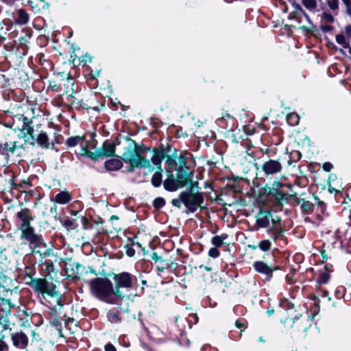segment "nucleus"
I'll list each match as a JSON object with an SVG mask.
<instances>
[{
    "label": "nucleus",
    "instance_id": "1",
    "mask_svg": "<svg viewBox=\"0 0 351 351\" xmlns=\"http://www.w3.org/2000/svg\"><path fill=\"white\" fill-rule=\"evenodd\" d=\"M32 286L36 292L41 294L43 299L46 300L45 295L53 299L57 305H55L51 308V311H53L54 314L60 313L62 307V304L60 303L61 295L58 291L56 286L53 282L39 279L34 281Z\"/></svg>",
    "mask_w": 351,
    "mask_h": 351
},
{
    "label": "nucleus",
    "instance_id": "2",
    "mask_svg": "<svg viewBox=\"0 0 351 351\" xmlns=\"http://www.w3.org/2000/svg\"><path fill=\"white\" fill-rule=\"evenodd\" d=\"M126 163H130L134 167L149 168V161L141 156L140 147L133 141H129L128 146L122 156Z\"/></svg>",
    "mask_w": 351,
    "mask_h": 351
},
{
    "label": "nucleus",
    "instance_id": "3",
    "mask_svg": "<svg viewBox=\"0 0 351 351\" xmlns=\"http://www.w3.org/2000/svg\"><path fill=\"white\" fill-rule=\"evenodd\" d=\"M93 295L107 302L109 294L112 293V283L106 278H95L88 282Z\"/></svg>",
    "mask_w": 351,
    "mask_h": 351
},
{
    "label": "nucleus",
    "instance_id": "4",
    "mask_svg": "<svg viewBox=\"0 0 351 351\" xmlns=\"http://www.w3.org/2000/svg\"><path fill=\"white\" fill-rule=\"evenodd\" d=\"M184 205L191 213L195 212L199 208L202 207L204 203V196L201 193H193L190 191H183Z\"/></svg>",
    "mask_w": 351,
    "mask_h": 351
},
{
    "label": "nucleus",
    "instance_id": "5",
    "mask_svg": "<svg viewBox=\"0 0 351 351\" xmlns=\"http://www.w3.org/2000/svg\"><path fill=\"white\" fill-rule=\"evenodd\" d=\"M19 119L22 123L21 132L24 134L23 136L25 138V142L34 145L35 144V137L33 134L34 128L32 119L23 115H21Z\"/></svg>",
    "mask_w": 351,
    "mask_h": 351
},
{
    "label": "nucleus",
    "instance_id": "6",
    "mask_svg": "<svg viewBox=\"0 0 351 351\" xmlns=\"http://www.w3.org/2000/svg\"><path fill=\"white\" fill-rule=\"evenodd\" d=\"M13 346L19 349L25 350L29 343L27 333L20 330L11 334Z\"/></svg>",
    "mask_w": 351,
    "mask_h": 351
},
{
    "label": "nucleus",
    "instance_id": "7",
    "mask_svg": "<svg viewBox=\"0 0 351 351\" xmlns=\"http://www.w3.org/2000/svg\"><path fill=\"white\" fill-rule=\"evenodd\" d=\"M253 267L256 271L265 276V280L269 281L273 276V271L278 267H272L263 261H255Z\"/></svg>",
    "mask_w": 351,
    "mask_h": 351
},
{
    "label": "nucleus",
    "instance_id": "8",
    "mask_svg": "<svg viewBox=\"0 0 351 351\" xmlns=\"http://www.w3.org/2000/svg\"><path fill=\"white\" fill-rule=\"evenodd\" d=\"M262 170L266 176L278 173L282 170V165L278 160H269L262 165Z\"/></svg>",
    "mask_w": 351,
    "mask_h": 351
},
{
    "label": "nucleus",
    "instance_id": "9",
    "mask_svg": "<svg viewBox=\"0 0 351 351\" xmlns=\"http://www.w3.org/2000/svg\"><path fill=\"white\" fill-rule=\"evenodd\" d=\"M19 230L21 232V239L23 241H26L29 243H34L39 237L34 231V228L30 225L28 226H19Z\"/></svg>",
    "mask_w": 351,
    "mask_h": 351
},
{
    "label": "nucleus",
    "instance_id": "10",
    "mask_svg": "<svg viewBox=\"0 0 351 351\" xmlns=\"http://www.w3.org/2000/svg\"><path fill=\"white\" fill-rule=\"evenodd\" d=\"M29 245L32 250V252L38 254L40 259H43L49 254V250L45 243L40 237H38L37 241L34 243H29Z\"/></svg>",
    "mask_w": 351,
    "mask_h": 351
},
{
    "label": "nucleus",
    "instance_id": "11",
    "mask_svg": "<svg viewBox=\"0 0 351 351\" xmlns=\"http://www.w3.org/2000/svg\"><path fill=\"white\" fill-rule=\"evenodd\" d=\"M114 280L117 287L130 288L132 285V276L127 272L114 275Z\"/></svg>",
    "mask_w": 351,
    "mask_h": 351
},
{
    "label": "nucleus",
    "instance_id": "12",
    "mask_svg": "<svg viewBox=\"0 0 351 351\" xmlns=\"http://www.w3.org/2000/svg\"><path fill=\"white\" fill-rule=\"evenodd\" d=\"M169 173L167 178L164 182V187L169 191H175L178 189L184 186V181L178 182V179H175L171 171H168Z\"/></svg>",
    "mask_w": 351,
    "mask_h": 351
},
{
    "label": "nucleus",
    "instance_id": "13",
    "mask_svg": "<svg viewBox=\"0 0 351 351\" xmlns=\"http://www.w3.org/2000/svg\"><path fill=\"white\" fill-rule=\"evenodd\" d=\"M16 217L20 221L19 226H23V225H25V226H30V223L33 220L30 211L27 209H23L18 212Z\"/></svg>",
    "mask_w": 351,
    "mask_h": 351
},
{
    "label": "nucleus",
    "instance_id": "14",
    "mask_svg": "<svg viewBox=\"0 0 351 351\" xmlns=\"http://www.w3.org/2000/svg\"><path fill=\"white\" fill-rule=\"evenodd\" d=\"M121 287H117L115 285L114 289L112 288V293L109 294L108 299H107V303L112 304H119V302L123 297V293L120 291Z\"/></svg>",
    "mask_w": 351,
    "mask_h": 351
},
{
    "label": "nucleus",
    "instance_id": "15",
    "mask_svg": "<svg viewBox=\"0 0 351 351\" xmlns=\"http://www.w3.org/2000/svg\"><path fill=\"white\" fill-rule=\"evenodd\" d=\"M10 310L3 309L0 311V325L3 326V330L10 329Z\"/></svg>",
    "mask_w": 351,
    "mask_h": 351
},
{
    "label": "nucleus",
    "instance_id": "16",
    "mask_svg": "<svg viewBox=\"0 0 351 351\" xmlns=\"http://www.w3.org/2000/svg\"><path fill=\"white\" fill-rule=\"evenodd\" d=\"M271 215L269 211H261L257 216V223L260 227L265 228L269 223Z\"/></svg>",
    "mask_w": 351,
    "mask_h": 351
},
{
    "label": "nucleus",
    "instance_id": "17",
    "mask_svg": "<svg viewBox=\"0 0 351 351\" xmlns=\"http://www.w3.org/2000/svg\"><path fill=\"white\" fill-rule=\"evenodd\" d=\"M99 152L101 154V156L103 157H108L112 156L115 152V147L114 144L105 142L103 144L102 147L99 149Z\"/></svg>",
    "mask_w": 351,
    "mask_h": 351
},
{
    "label": "nucleus",
    "instance_id": "18",
    "mask_svg": "<svg viewBox=\"0 0 351 351\" xmlns=\"http://www.w3.org/2000/svg\"><path fill=\"white\" fill-rule=\"evenodd\" d=\"M71 200V195L66 191H60L54 199V202L60 204H65Z\"/></svg>",
    "mask_w": 351,
    "mask_h": 351
},
{
    "label": "nucleus",
    "instance_id": "19",
    "mask_svg": "<svg viewBox=\"0 0 351 351\" xmlns=\"http://www.w3.org/2000/svg\"><path fill=\"white\" fill-rule=\"evenodd\" d=\"M123 166L120 159L112 158L105 162V167L108 171H117L120 169Z\"/></svg>",
    "mask_w": 351,
    "mask_h": 351
},
{
    "label": "nucleus",
    "instance_id": "20",
    "mask_svg": "<svg viewBox=\"0 0 351 351\" xmlns=\"http://www.w3.org/2000/svg\"><path fill=\"white\" fill-rule=\"evenodd\" d=\"M29 21L28 14L23 9L16 11L15 23L18 25H25Z\"/></svg>",
    "mask_w": 351,
    "mask_h": 351
},
{
    "label": "nucleus",
    "instance_id": "21",
    "mask_svg": "<svg viewBox=\"0 0 351 351\" xmlns=\"http://www.w3.org/2000/svg\"><path fill=\"white\" fill-rule=\"evenodd\" d=\"M85 139H86L85 136H71L66 140V144L69 147H73L77 145H82V143H84Z\"/></svg>",
    "mask_w": 351,
    "mask_h": 351
},
{
    "label": "nucleus",
    "instance_id": "22",
    "mask_svg": "<svg viewBox=\"0 0 351 351\" xmlns=\"http://www.w3.org/2000/svg\"><path fill=\"white\" fill-rule=\"evenodd\" d=\"M42 147L48 148L49 146V140L47 135V134L43 131H41L36 138H35V142Z\"/></svg>",
    "mask_w": 351,
    "mask_h": 351
},
{
    "label": "nucleus",
    "instance_id": "23",
    "mask_svg": "<svg viewBox=\"0 0 351 351\" xmlns=\"http://www.w3.org/2000/svg\"><path fill=\"white\" fill-rule=\"evenodd\" d=\"M164 158V154L162 152L154 151L151 158L152 163L156 165L158 169H161V162Z\"/></svg>",
    "mask_w": 351,
    "mask_h": 351
},
{
    "label": "nucleus",
    "instance_id": "24",
    "mask_svg": "<svg viewBox=\"0 0 351 351\" xmlns=\"http://www.w3.org/2000/svg\"><path fill=\"white\" fill-rule=\"evenodd\" d=\"M162 169H159V171H156L152 178V184L156 187L160 186L162 183Z\"/></svg>",
    "mask_w": 351,
    "mask_h": 351
},
{
    "label": "nucleus",
    "instance_id": "25",
    "mask_svg": "<svg viewBox=\"0 0 351 351\" xmlns=\"http://www.w3.org/2000/svg\"><path fill=\"white\" fill-rule=\"evenodd\" d=\"M336 41L338 44L341 45L344 49H350V45L346 40V38L343 34H337L336 36Z\"/></svg>",
    "mask_w": 351,
    "mask_h": 351
},
{
    "label": "nucleus",
    "instance_id": "26",
    "mask_svg": "<svg viewBox=\"0 0 351 351\" xmlns=\"http://www.w3.org/2000/svg\"><path fill=\"white\" fill-rule=\"evenodd\" d=\"M300 120L299 116L297 114L291 113L287 116V121L291 125H295L298 123Z\"/></svg>",
    "mask_w": 351,
    "mask_h": 351
},
{
    "label": "nucleus",
    "instance_id": "27",
    "mask_svg": "<svg viewBox=\"0 0 351 351\" xmlns=\"http://www.w3.org/2000/svg\"><path fill=\"white\" fill-rule=\"evenodd\" d=\"M189 176L184 171L180 170L177 173V178L178 182H181V181H184V186H185L187 183V181L189 179Z\"/></svg>",
    "mask_w": 351,
    "mask_h": 351
},
{
    "label": "nucleus",
    "instance_id": "28",
    "mask_svg": "<svg viewBox=\"0 0 351 351\" xmlns=\"http://www.w3.org/2000/svg\"><path fill=\"white\" fill-rule=\"evenodd\" d=\"M108 319L112 323L119 322L121 319L119 313L118 312L109 311L108 313Z\"/></svg>",
    "mask_w": 351,
    "mask_h": 351
},
{
    "label": "nucleus",
    "instance_id": "29",
    "mask_svg": "<svg viewBox=\"0 0 351 351\" xmlns=\"http://www.w3.org/2000/svg\"><path fill=\"white\" fill-rule=\"evenodd\" d=\"M304 5L308 10H315L317 7V3L315 0H302Z\"/></svg>",
    "mask_w": 351,
    "mask_h": 351
},
{
    "label": "nucleus",
    "instance_id": "30",
    "mask_svg": "<svg viewBox=\"0 0 351 351\" xmlns=\"http://www.w3.org/2000/svg\"><path fill=\"white\" fill-rule=\"evenodd\" d=\"M271 242L269 240H263L259 242L258 243V247L262 250V251H267L270 249L271 247Z\"/></svg>",
    "mask_w": 351,
    "mask_h": 351
},
{
    "label": "nucleus",
    "instance_id": "31",
    "mask_svg": "<svg viewBox=\"0 0 351 351\" xmlns=\"http://www.w3.org/2000/svg\"><path fill=\"white\" fill-rule=\"evenodd\" d=\"M171 204L178 208L181 207L182 204H184V195H182V192L180 194L178 198L172 199Z\"/></svg>",
    "mask_w": 351,
    "mask_h": 351
},
{
    "label": "nucleus",
    "instance_id": "32",
    "mask_svg": "<svg viewBox=\"0 0 351 351\" xmlns=\"http://www.w3.org/2000/svg\"><path fill=\"white\" fill-rule=\"evenodd\" d=\"M87 156L93 160H97L99 158H102L101 154L99 152V149L95 152L89 151Z\"/></svg>",
    "mask_w": 351,
    "mask_h": 351
},
{
    "label": "nucleus",
    "instance_id": "33",
    "mask_svg": "<svg viewBox=\"0 0 351 351\" xmlns=\"http://www.w3.org/2000/svg\"><path fill=\"white\" fill-rule=\"evenodd\" d=\"M211 243L216 247H220L224 244L218 236H215L212 238Z\"/></svg>",
    "mask_w": 351,
    "mask_h": 351
},
{
    "label": "nucleus",
    "instance_id": "34",
    "mask_svg": "<svg viewBox=\"0 0 351 351\" xmlns=\"http://www.w3.org/2000/svg\"><path fill=\"white\" fill-rule=\"evenodd\" d=\"M328 5L332 10H337L339 5V0H326Z\"/></svg>",
    "mask_w": 351,
    "mask_h": 351
},
{
    "label": "nucleus",
    "instance_id": "35",
    "mask_svg": "<svg viewBox=\"0 0 351 351\" xmlns=\"http://www.w3.org/2000/svg\"><path fill=\"white\" fill-rule=\"evenodd\" d=\"M4 335L0 334V351H7L8 350V345L3 341Z\"/></svg>",
    "mask_w": 351,
    "mask_h": 351
},
{
    "label": "nucleus",
    "instance_id": "36",
    "mask_svg": "<svg viewBox=\"0 0 351 351\" xmlns=\"http://www.w3.org/2000/svg\"><path fill=\"white\" fill-rule=\"evenodd\" d=\"M219 254H220L219 251L217 250V248L216 247H211L209 250L208 255L210 257L217 258V257H218L219 256Z\"/></svg>",
    "mask_w": 351,
    "mask_h": 351
},
{
    "label": "nucleus",
    "instance_id": "37",
    "mask_svg": "<svg viewBox=\"0 0 351 351\" xmlns=\"http://www.w3.org/2000/svg\"><path fill=\"white\" fill-rule=\"evenodd\" d=\"M165 204L164 199L161 197H158L154 200V206L156 208L162 207Z\"/></svg>",
    "mask_w": 351,
    "mask_h": 351
},
{
    "label": "nucleus",
    "instance_id": "38",
    "mask_svg": "<svg viewBox=\"0 0 351 351\" xmlns=\"http://www.w3.org/2000/svg\"><path fill=\"white\" fill-rule=\"evenodd\" d=\"M346 6L347 13L351 15V0H341Z\"/></svg>",
    "mask_w": 351,
    "mask_h": 351
},
{
    "label": "nucleus",
    "instance_id": "39",
    "mask_svg": "<svg viewBox=\"0 0 351 351\" xmlns=\"http://www.w3.org/2000/svg\"><path fill=\"white\" fill-rule=\"evenodd\" d=\"M82 148H81V154L82 155H85L87 156L88 152H89V150L88 149V147L86 145H84V143H82Z\"/></svg>",
    "mask_w": 351,
    "mask_h": 351
},
{
    "label": "nucleus",
    "instance_id": "40",
    "mask_svg": "<svg viewBox=\"0 0 351 351\" xmlns=\"http://www.w3.org/2000/svg\"><path fill=\"white\" fill-rule=\"evenodd\" d=\"M332 168V165L330 162H325L323 165V169L327 172L330 171Z\"/></svg>",
    "mask_w": 351,
    "mask_h": 351
},
{
    "label": "nucleus",
    "instance_id": "41",
    "mask_svg": "<svg viewBox=\"0 0 351 351\" xmlns=\"http://www.w3.org/2000/svg\"><path fill=\"white\" fill-rule=\"evenodd\" d=\"M329 278V275L326 273H323L321 274V280L320 281L323 283H326Z\"/></svg>",
    "mask_w": 351,
    "mask_h": 351
},
{
    "label": "nucleus",
    "instance_id": "42",
    "mask_svg": "<svg viewBox=\"0 0 351 351\" xmlns=\"http://www.w3.org/2000/svg\"><path fill=\"white\" fill-rule=\"evenodd\" d=\"M105 350L106 351H117L115 347L111 343H108L107 345H106Z\"/></svg>",
    "mask_w": 351,
    "mask_h": 351
},
{
    "label": "nucleus",
    "instance_id": "43",
    "mask_svg": "<svg viewBox=\"0 0 351 351\" xmlns=\"http://www.w3.org/2000/svg\"><path fill=\"white\" fill-rule=\"evenodd\" d=\"M346 33L348 37L351 38V25H348L345 28Z\"/></svg>",
    "mask_w": 351,
    "mask_h": 351
},
{
    "label": "nucleus",
    "instance_id": "44",
    "mask_svg": "<svg viewBox=\"0 0 351 351\" xmlns=\"http://www.w3.org/2000/svg\"><path fill=\"white\" fill-rule=\"evenodd\" d=\"M169 167H173L175 165H176V160L174 159H172V158H168V160H167Z\"/></svg>",
    "mask_w": 351,
    "mask_h": 351
},
{
    "label": "nucleus",
    "instance_id": "45",
    "mask_svg": "<svg viewBox=\"0 0 351 351\" xmlns=\"http://www.w3.org/2000/svg\"><path fill=\"white\" fill-rule=\"evenodd\" d=\"M219 239L224 243V241L227 239L228 237V235L226 233L221 234V235L218 236Z\"/></svg>",
    "mask_w": 351,
    "mask_h": 351
},
{
    "label": "nucleus",
    "instance_id": "46",
    "mask_svg": "<svg viewBox=\"0 0 351 351\" xmlns=\"http://www.w3.org/2000/svg\"><path fill=\"white\" fill-rule=\"evenodd\" d=\"M302 206L306 210H308L311 209V205L308 204V202L304 203Z\"/></svg>",
    "mask_w": 351,
    "mask_h": 351
},
{
    "label": "nucleus",
    "instance_id": "47",
    "mask_svg": "<svg viewBox=\"0 0 351 351\" xmlns=\"http://www.w3.org/2000/svg\"><path fill=\"white\" fill-rule=\"evenodd\" d=\"M152 258L157 261L160 258V257L157 255L156 253H153V254L152 255Z\"/></svg>",
    "mask_w": 351,
    "mask_h": 351
},
{
    "label": "nucleus",
    "instance_id": "48",
    "mask_svg": "<svg viewBox=\"0 0 351 351\" xmlns=\"http://www.w3.org/2000/svg\"><path fill=\"white\" fill-rule=\"evenodd\" d=\"M127 254L129 256H132L134 254V250L131 249V250H128L127 251Z\"/></svg>",
    "mask_w": 351,
    "mask_h": 351
},
{
    "label": "nucleus",
    "instance_id": "49",
    "mask_svg": "<svg viewBox=\"0 0 351 351\" xmlns=\"http://www.w3.org/2000/svg\"><path fill=\"white\" fill-rule=\"evenodd\" d=\"M73 266H75V268H76V269H77V271H79L80 269H82V267H82V265H80V264H79V263H74V264H73Z\"/></svg>",
    "mask_w": 351,
    "mask_h": 351
},
{
    "label": "nucleus",
    "instance_id": "50",
    "mask_svg": "<svg viewBox=\"0 0 351 351\" xmlns=\"http://www.w3.org/2000/svg\"><path fill=\"white\" fill-rule=\"evenodd\" d=\"M30 335H32V338L35 339H36V336H38L36 332L33 330H30Z\"/></svg>",
    "mask_w": 351,
    "mask_h": 351
},
{
    "label": "nucleus",
    "instance_id": "51",
    "mask_svg": "<svg viewBox=\"0 0 351 351\" xmlns=\"http://www.w3.org/2000/svg\"><path fill=\"white\" fill-rule=\"evenodd\" d=\"M322 296H324V297H327V298H328V301H330V297H328V291H324L322 292Z\"/></svg>",
    "mask_w": 351,
    "mask_h": 351
},
{
    "label": "nucleus",
    "instance_id": "52",
    "mask_svg": "<svg viewBox=\"0 0 351 351\" xmlns=\"http://www.w3.org/2000/svg\"><path fill=\"white\" fill-rule=\"evenodd\" d=\"M235 325L237 328H241L242 326H243V325L239 321H237L235 322Z\"/></svg>",
    "mask_w": 351,
    "mask_h": 351
},
{
    "label": "nucleus",
    "instance_id": "53",
    "mask_svg": "<svg viewBox=\"0 0 351 351\" xmlns=\"http://www.w3.org/2000/svg\"><path fill=\"white\" fill-rule=\"evenodd\" d=\"M326 18L330 22H332V20H333L332 16L331 15H330V14L327 15Z\"/></svg>",
    "mask_w": 351,
    "mask_h": 351
},
{
    "label": "nucleus",
    "instance_id": "54",
    "mask_svg": "<svg viewBox=\"0 0 351 351\" xmlns=\"http://www.w3.org/2000/svg\"><path fill=\"white\" fill-rule=\"evenodd\" d=\"M4 2H5L8 4H12L13 2H14L16 0H3Z\"/></svg>",
    "mask_w": 351,
    "mask_h": 351
},
{
    "label": "nucleus",
    "instance_id": "55",
    "mask_svg": "<svg viewBox=\"0 0 351 351\" xmlns=\"http://www.w3.org/2000/svg\"><path fill=\"white\" fill-rule=\"evenodd\" d=\"M158 332H159L158 329L157 328H154V331L152 332L153 335H157Z\"/></svg>",
    "mask_w": 351,
    "mask_h": 351
},
{
    "label": "nucleus",
    "instance_id": "56",
    "mask_svg": "<svg viewBox=\"0 0 351 351\" xmlns=\"http://www.w3.org/2000/svg\"><path fill=\"white\" fill-rule=\"evenodd\" d=\"M271 221H272L273 223H277L278 221H279V219H278V218H277V219H273V218H272V219H271Z\"/></svg>",
    "mask_w": 351,
    "mask_h": 351
},
{
    "label": "nucleus",
    "instance_id": "57",
    "mask_svg": "<svg viewBox=\"0 0 351 351\" xmlns=\"http://www.w3.org/2000/svg\"><path fill=\"white\" fill-rule=\"evenodd\" d=\"M323 258H327V256L325 254V252L322 253Z\"/></svg>",
    "mask_w": 351,
    "mask_h": 351
},
{
    "label": "nucleus",
    "instance_id": "58",
    "mask_svg": "<svg viewBox=\"0 0 351 351\" xmlns=\"http://www.w3.org/2000/svg\"><path fill=\"white\" fill-rule=\"evenodd\" d=\"M156 340H157V341H162V339L161 337H156Z\"/></svg>",
    "mask_w": 351,
    "mask_h": 351
},
{
    "label": "nucleus",
    "instance_id": "59",
    "mask_svg": "<svg viewBox=\"0 0 351 351\" xmlns=\"http://www.w3.org/2000/svg\"><path fill=\"white\" fill-rule=\"evenodd\" d=\"M28 4H29L30 5H32V4L34 3V1H28Z\"/></svg>",
    "mask_w": 351,
    "mask_h": 351
},
{
    "label": "nucleus",
    "instance_id": "60",
    "mask_svg": "<svg viewBox=\"0 0 351 351\" xmlns=\"http://www.w3.org/2000/svg\"><path fill=\"white\" fill-rule=\"evenodd\" d=\"M111 219H118V217L115 215H113V216H112Z\"/></svg>",
    "mask_w": 351,
    "mask_h": 351
},
{
    "label": "nucleus",
    "instance_id": "61",
    "mask_svg": "<svg viewBox=\"0 0 351 351\" xmlns=\"http://www.w3.org/2000/svg\"><path fill=\"white\" fill-rule=\"evenodd\" d=\"M269 315H271L274 313V311H268Z\"/></svg>",
    "mask_w": 351,
    "mask_h": 351
},
{
    "label": "nucleus",
    "instance_id": "62",
    "mask_svg": "<svg viewBox=\"0 0 351 351\" xmlns=\"http://www.w3.org/2000/svg\"><path fill=\"white\" fill-rule=\"evenodd\" d=\"M69 97H71V98L74 97L73 96V94H72V93L69 94Z\"/></svg>",
    "mask_w": 351,
    "mask_h": 351
},
{
    "label": "nucleus",
    "instance_id": "63",
    "mask_svg": "<svg viewBox=\"0 0 351 351\" xmlns=\"http://www.w3.org/2000/svg\"><path fill=\"white\" fill-rule=\"evenodd\" d=\"M252 248H253V249H256V246H253V247H252Z\"/></svg>",
    "mask_w": 351,
    "mask_h": 351
},
{
    "label": "nucleus",
    "instance_id": "64",
    "mask_svg": "<svg viewBox=\"0 0 351 351\" xmlns=\"http://www.w3.org/2000/svg\"><path fill=\"white\" fill-rule=\"evenodd\" d=\"M38 351H43L42 349H39Z\"/></svg>",
    "mask_w": 351,
    "mask_h": 351
}]
</instances>
